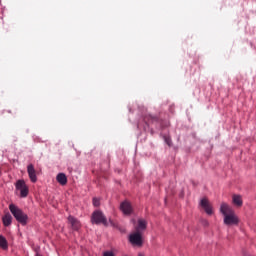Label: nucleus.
I'll return each mask as SVG.
<instances>
[{"label": "nucleus", "mask_w": 256, "mask_h": 256, "mask_svg": "<svg viewBox=\"0 0 256 256\" xmlns=\"http://www.w3.org/2000/svg\"><path fill=\"white\" fill-rule=\"evenodd\" d=\"M16 190L20 191V197L25 198L29 195V187L25 183V180H18L16 182Z\"/></svg>", "instance_id": "nucleus-5"}, {"label": "nucleus", "mask_w": 256, "mask_h": 256, "mask_svg": "<svg viewBox=\"0 0 256 256\" xmlns=\"http://www.w3.org/2000/svg\"><path fill=\"white\" fill-rule=\"evenodd\" d=\"M200 207H202V209H204L205 213H207V215H213V207L211 206V203L209 202V200L207 198H203L200 201Z\"/></svg>", "instance_id": "nucleus-6"}, {"label": "nucleus", "mask_w": 256, "mask_h": 256, "mask_svg": "<svg viewBox=\"0 0 256 256\" xmlns=\"http://www.w3.org/2000/svg\"><path fill=\"white\" fill-rule=\"evenodd\" d=\"M232 203H234L236 205V207H242L243 199L241 198V195L234 194L232 196Z\"/></svg>", "instance_id": "nucleus-12"}, {"label": "nucleus", "mask_w": 256, "mask_h": 256, "mask_svg": "<svg viewBox=\"0 0 256 256\" xmlns=\"http://www.w3.org/2000/svg\"><path fill=\"white\" fill-rule=\"evenodd\" d=\"M120 211H122L124 215H131L133 213V207L131 203L124 201L120 204Z\"/></svg>", "instance_id": "nucleus-9"}, {"label": "nucleus", "mask_w": 256, "mask_h": 256, "mask_svg": "<svg viewBox=\"0 0 256 256\" xmlns=\"http://www.w3.org/2000/svg\"><path fill=\"white\" fill-rule=\"evenodd\" d=\"M27 173L30 181L32 183H37V171L35 170V166H33V164H29L27 166Z\"/></svg>", "instance_id": "nucleus-8"}, {"label": "nucleus", "mask_w": 256, "mask_h": 256, "mask_svg": "<svg viewBox=\"0 0 256 256\" xmlns=\"http://www.w3.org/2000/svg\"><path fill=\"white\" fill-rule=\"evenodd\" d=\"M138 256H145V254H143V253H139V254H138Z\"/></svg>", "instance_id": "nucleus-20"}, {"label": "nucleus", "mask_w": 256, "mask_h": 256, "mask_svg": "<svg viewBox=\"0 0 256 256\" xmlns=\"http://www.w3.org/2000/svg\"><path fill=\"white\" fill-rule=\"evenodd\" d=\"M92 223H95V225H105V227H107L108 223H107V217H105V214H103V212L96 210L93 212L92 214V218H91Z\"/></svg>", "instance_id": "nucleus-3"}, {"label": "nucleus", "mask_w": 256, "mask_h": 256, "mask_svg": "<svg viewBox=\"0 0 256 256\" xmlns=\"http://www.w3.org/2000/svg\"><path fill=\"white\" fill-rule=\"evenodd\" d=\"M0 249H3L4 251H7V249H9V243L7 242V238H5L3 235H0Z\"/></svg>", "instance_id": "nucleus-14"}, {"label": "nucleus", "mask_w": 256, "mask_h": 256, "mask_svg": "<svg viewBox=\"0 0 256 256\" xmlns=\"http://www.w3.org/2000/svg\"><path fill=\"white\" fill-rule=\"evenodd\" d=\"M129 242L133 247H143V234L140 231H135L129 235Z\"/></svg>", "instance_id": "nucleus-4"}, {"label": "nucleus", "mask_w": 256, "mask_h": 256, "mask_svg": "<svg viewBox=\"0 0 256 256\" xmlns=\"http://www.w3.org/2000/svg\"><path fill=\"white\" fill-rule=\"evenodd\" d=\"M202 224L204 225V227H208L209 226V221L203 220Z\"/></svg>", "instance_id": "nucleus-19"}, {"label": "nucleus", "mask_w": 256, "mask_h": 256, "mask_svg": "<svg viewBox=\"0 0 256 256\" xmlns=\"http://www.w3.org/2000/svg\"><path fill=\"white\" fill-rule=\"evenodd\" d=\"M10 213H12L13 217L16 219L20 225H26L27 221H29V216L21 208L17 207L15 204L9 205Z\"/></svg>", "instance_id": "nucleus-2"}, {"label": "nucleus", "mask_w": 256, "mask_h": 256, "mask_svg": "<svg viewBox=\"0 0 256 256\" xmlns=\"http://www.w3.org/2000/svg\"><path fill=\"white\" fill-rule=\"evenodd\" d=\"M103 256H115V253H113L112 251H105L103 252Z\"/></svg>", "instance_id": "nucleus-18"}, {"label": "nucleus", "mask_w": 256, "mask_h": 256, "mask_svg": "<svg viewBox=\"0 0 256 256\" xmlns=\"http://www.w3.org/2000/svg\"><path fill=\"white\" fill-rule=\"evenodd\" d=\"M163 139H164L166 145H168V147H171L173 145V141L171 140V136L165 135V136H163Z\"/></svg>", "instance_id": "nucleus-15"}, {"label": "nucleus", "mask_w": 256, "mask_h": 256, "mask_svg": "<svg viewBox=\"0 0 256 256\" xmlns=\"http://www.w3.org/2000/svg\"><path fill=\"white\" fill-rule=\"evenodd\" d=\"M145 120H146V121H147V120H148V121H157V117L150 115V116L146 117Z\"/></svg>", "instance_id": "nucleus-17"}, {"label": "nucleus", "mask_w": 256, "mask_h": 256, "mask_svg": "<svg viewBox=\"0 0 256 256\" xmlns=\"http://www.w3.org/2000/svg\"><path fill=\"white\" fill-rule=\"evenodd\" d=\"M93 205L94 207H99V205H101L99 198H93Z\"/></svg>", "instance_id": "nucleus-16"}, {"label": "nucleus", "mask_w": 256, "mask_h": 256, "mask_svg": "<svg viewBox=\"0 0 256 256\" xmlns=\"http://www.w3.org/2000/svg\"><path fill=\"white\" fill-rule=\"evenodd\" d=\"M145 229H147V221L144 219H139L138 224L135 227V231H139L141 233V231H145Z\"/></svg>", "instance_id": "nucleus-11"}, {"label": "nucleus", "mask_w": 256, "mask_h": 256, "mask_svg": "<svg viewBox=\"0 0 256 256\" xmlns=\"http://www.w3.org/2000/svg\"><path fill=\"white\" fill-rule=\"evenodd\" d=\"M2 222H3V225L4 227H9V225H11V223H13V216H11L8 213H6L3 217H2Z\"/></svg>", "instance_id": "nucleus-10"}, {"label": "nucleus", "mask_w": 256, "mask_h": 256, "mask_svg": "<svg viewBox=\"0 0 256 256\" xmlns=\"http://www.w3.org/2000/svg\"><path fill=\"white\" fill-rule=\"evenodd\" d=\"M68 223L73 231H79L81 229V222L74 216H68Z\"/></svg>", "instance_id": "nucleus-7"}, {"label": "nucleus", "mask_w": 256, "mask_h": 256, "mask_svg": "<svg viewBox=\"0 0 256 256\" xmlns=\"http://www.w3.org/2000/svg\"><path fill=\"white\" fill-rule=\"evenodd\" d=\"M220 211L224 215V225H239V218L235 215L233 208L228 206L227 203L221 204Z\"/></svg>", "instance_id": "nucleus-1"}, {"label": "nucleus", "mask_w": 256, "mask_h": 256, "mask_svg": "<svg viewBox=\"0 0 256 256\" xmlns=\"http://www.w3.org/2000/svg\"><path fill=\"white\" fill-rule=\"evenodd\" d=\"M56 181H58L60 185H67V176L65 173H59L56 177Z\"/></svg>", "instance_id": "nucleus-13"}]
</instances>
